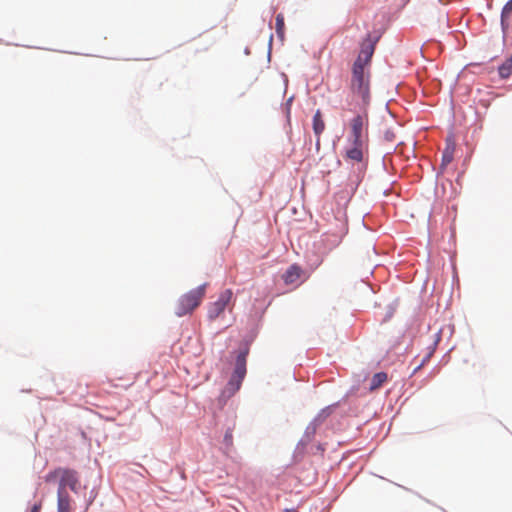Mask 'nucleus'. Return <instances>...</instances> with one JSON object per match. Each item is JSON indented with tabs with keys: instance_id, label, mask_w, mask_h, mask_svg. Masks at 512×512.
I'll return each instance as SVG.
<instances>
[{
	"instance_id": "1",
	"label": "nucleus",
	"mask_w": 512,
	"mask_h": 512,
	"mask_svg": "<svg viewBox=\"0 0 512 512\" xmlns=\"http://www.w3.org/2000/svg\"><path fill=\"white\" fill-rule=\"evenodd\" d=\"M353 98L360 99L363 107L370 102V73L368 69L361 68L360 61H355L352 66V76L349 85Z\"/></svg>"
},
{
	"instance_id": "2",
	"label": "nucleus",
	"mask_w": 512,
	"mask_h": 512,
	"mask_svg": "<svg viewBox=\"0 0 512 512\" xmlns=\"http://www.w3.org/2000/svg\"><path fill=\"white\" fill-rule=\"evenodd\" d=\"M59 479L57 493L69 494L66 488H70L73 492H77L80 486L79 473L74 469L58 467L50 471L45 476L46 482H52Z\"/></svg>"
},
{
	"instance_id": "3",
	"label": "nucleus",
	"mask_w": 512,
	"mask_h": 512,
	"mask_svg": "<svg viewBox=\"0 0 512 512\" xmlns=\"http://www.w3.org/2000/svg\"><path fill=\"white\" fill-rule=\"evenodd\" d=\"M207 284H202L182 295L175 305V314L178 317L192 313L202 302L206 294Z\"/></svg>"
},
{
	"instance_id": "4",
	"label": "nucleus",
	"mask_w": 512,
	"mask_h": 512,
	"mask_svg": "<svg viewBox=\"0 0 512 512\" xmlns=\"http://www.w3.org/2000/svg\"><path fill=\"white\" fill-rule=\"evenodd\" d=\"M347 142L344 160L353 164L363 162L368 155L369 139L348 136Z\"/></svg>"
},
{
	"instance_id": "5",
	"label": "nucleus",
	"mask_w": 512,
	"mask_h": 512,
	"mask_svg": "<svg viewBox=\"0 0 512 512\" xmlns=\"http://www.w3.org/2000/svg\"><path fill=\"white\" fill-rule=\"evenodd\" d=\"M234 306L235 300L233 299V291L231 289H225L219 294L217 300L208 305L207 318L210 321H215L221 317L226 309H228L229 312H232Z\"/></svg>"
},
{
	"instance_id": "6",
	"label": "nucleus",
	"mask_w": 512,
	"mask_h": 512,
	"mask_svg": "<svg viewBox=\"0 0 512 512\" xmlns=\"http://www.w3.org/2000/svg\"><path fill=\"white\" fill-rule=\"evenodd\" d=\"M369 116L366 107L361 113L356 114L348 124L349 134L351 137H360L369 139L368 136Z\"/></svg>"
},
{
	"instance_id": "7",
	"label": "nucleus",
	"mask_w": 512,
	"mask_h": 512,
	"mask_svg": "<svg viewBox=\"0 0 512 512\" xmlns=\"http://www.w3.org/2000/svg\"><path fill=\"white\" fill-rule=\"evenodd\" d=\"M247 353V351H243L237 356L234 374L228 383V389L232 393L236 392L240 388L241 382L246 374Z\"/></svg>"
},
{
	"instance_id": "8",
	"label": "nucleus",
	"mask_w": 512,
	"mask_h": 512,
	"mask_svg": "<svg viewBox=\"0 0 512 512\" xmlns=\"http://www.w3.org/2000/svg\"><path fill=\"white\" fill-rule=\"evenodd\" d=\"M373 43H363L361 46L360 53L355 61H360L361 68L368 69L371 62L372 55L374 53Z\"/></svg>"
},
{
	"instance_id": "9",
	"label": "nucleus",
	"mask_w": 512,
	"mask_h": 512,
	"mask_svg": "<svg viewBox=\"0 0 512 512\" xmlns=\"http://www.w3.org/2000/svg\"><path fill=\"white\" fill-rule=\"evenodd\" d=\"M456 150V143L453 137H448L446 139V146L442 153V162L441 168H446L454 159V154Z\"/></svg>"
},
{
	"instance_id": "10",
	"label": "nucleus",
	"mask_w": 512,
	"mask_h": 512,
	"mask_svg": "<svg viewBox=\"0 0 512 512\" xmlns=\"http://www.w3.org/2000/svg\"><path fill=\"white\" fill-rule=\"evenodd\" d=\"M73 504L69 494L57 493V512H73Z\"/></svg>"
},
{
	"instance_id": "11",
	"label": "nucleus",
	"mask_w": 512,
	"mask_h": 512,
	"mask_svg": "<svg viewBox=\"0 0 512 512\" xmlns=\"http://www.w3.org/2000/svg\"><path fill=\"white\" fill-rule=\"evenodd\" d=\"M301 273H302L301 268L298 265L294 264V265H291L285 271V273L282 275V279L285 282V284L291 285V284L296 283L299 280Z\"/></svg>"
},
{
	"instance_id": "12",
	"label": "nucleus",
	"mask_w": 512,
	"mask_h": 512,
	"mask_svg": "<svg viewBox=\"0 0 512 512\" xmlns=\"http://www.w3.org/2000/svg\"><path fill=\"white\" fill-rule=\"evenodd\" d=\"M312 126L314 134L317 136V144H319L320 135L325 130V122L322 117V112L319 109L315 112L313 116Z\"/></svg>"
},
{
	"instance_id": "13",
	"label": "nucleus",
	"mask_w": 512,
	"mask_h": 512,
	"mask_svg": "<svg viewBox=\"0 0 512 512\" xmlns=\"http://www.w3.org/2000/svg\"><path fill=\"white\" fill-rule=\"evenodd\" d=\"M387 381V374L385 372L376 373L370 383V391L380 388Z\"/></svg>"
},
{
	"instance_id": "14",
	"label": "nucleus",
	"mask_w": 512,
	"mask_h": 512,
	"mask_svg": "<svg viewBox=\"0 0 512 512\" xmlns=\"http://www.w3.org/2000/svg\"><path fill=\"white\" fill-rule=\"evenodd\" d=\"M498 71L502 79H506L512 74V56L504 61Z\"/></svg>"
},
{
	"instance_id": "15",
	"label": "nucleus",
	"mask_w": 512,
	"mask_h": 512,
	"mask_svg": "<svg viewBox=\"0 0 512 512\" xmlns=\"http://www.w3.org/2000/svg\"><path fill=\"white\" fill-rule=\"evenodd\" d=\"M511 14H512V0L508 1L502 9L501 23L503 26L506 25V21L510 17Z\"/></svg>"
},
{
	"instance_id": "16",
	"label": "nucleus",
	"mask_w": 512,
	"mask_h": 512,
	"mask_svg": "<svg viewBox=\"0 0 512 512\" xmlns=\"http://www.w3.org/2000/svg\"><path fill=\"white\" fill-rule=\"evenodd\" d=\"M284 30H285L284 16L282 14H278L276 16V32H277V35L281 39L284 38Z\"/></svg>"
},
{
	"instance_id": "17",
	"label": "nucleus",
	"mask_w": 512,
	"mask_h": 512,
	"mask_svg": "<svg viewBox=\"0 0 512 512\" xmlns=\"http://www.w3.org/2000/svg\"><path fill=\"white\" fill-rule=\"evenodd\" d=\"M436 345H437V341H435L432 344V346L429 348L428 352L425 354V356L423 357L420 364L415 368V372L418 371L419 369H421L430 360V358L432 357V355L435 351Z\"/></svg>"
},
{
	"instance_id": "18",
	"label": "nucleus",
	"mask_w": 512,
	"mask_h": 512,
	"mask_svg": "<svg viewBox=\"0 0 512 512\" xmlns=\"http://www.w3.org/2000/svg\"><path fill=\"white\" fill-rule=\"evenodd\" d=\"M342 240V234L332 235L331 239L329 236L326 237L325 241L328 242L330 248L336 247Z\"/></svg>"
},
{
	"instance_id": "19",
	"label": "nucleus",
	"mask_w": 512,
	"mask_h": 512,
	"mask_svg": "<svg viewBox=\"0 0 512 512\" xmlns=\"http://www.w3.org/2000/svg\"><path fill=\"white\" fill-rule=\"evenodd\" d=\"M330 414V407L323 409L317 416L316 421H321L327 418Z\"/></svg>"
},
{
	"instance_id": "20",
	"label": "nucleus",
	"mask_w": 512,
	"mask_h": 512,
	"mask_svg": "<svg viewBox=\"0 0 512 512\" xmlns=\"http://www.w3.org/2000/svg\"><path fill=\"white\" fill-rule=\"evenodd\" d=\"M224 442L231 446L232 443H233V435H232V431L231 430H227L225 435H224Z\"/></svg>"
},
{
	"instance_id": "21",
	"label": "nucleus",
	"mask_w": 512,
	"mask_h": 512,
	"mask_svg": "<svg viewBox=\"0 0 512 512\" xmlns=\"http://www.w3.org/2000/svg\"><path fill=\"white\" fill-rule=\"evenodd\" d=\"M384 138H385L387 141L392 142V141H394V139H395V134H394L392 131L387 130V131H385V133H384Z\"/></svg>"
},
{
	"instance_id": "22",
	"label": "nucleus",
	"mask_w": 512,
	"mask_h": 512,
	"mask_svg": "<svg viewBox=\"0 0 512 512\" xmlns=\"http://www.w3.org/2000/svg\"><path fill=\"white\" fill-rule=\"evenodd\" d=\"M41 508H42V504H41V502H39V503H35V504L32 506V508H31L30 512H40V511H41Z\"/></svg>"
},
{
	"instance_id": "23",
	"label": "nucleus",
	"mask_w": 512,
	"mask_h": 512,
	"mask_svg": "<svg viewBox=\"0 0 512 512\" xmlns=\"http://www.w3.org/2000/svg\"><path fill=\"white\" fill-rule=\"evenodd\" d=\"M284 512H294L293 510L286 509Z\"/></svg>"
}]
</instances>
